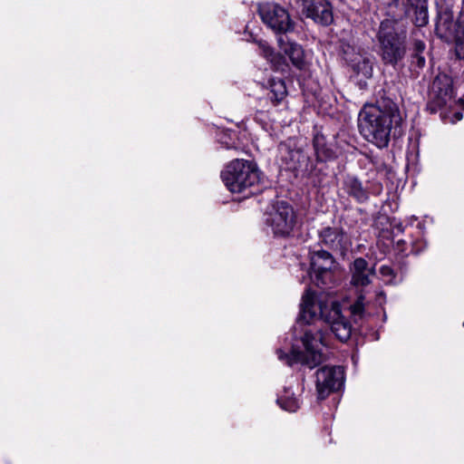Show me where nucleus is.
<instances>
[{
    "label": "nucleus",
    "mask_w": 464,
    "mask_h": 464,
    "mask_svg": "<svg viewBox=\"0 0 464 464\" xmlns=\"http://www.w3.org/2000/svg\"><path fill=\"white\" fill-rule=\"evenodd\" d=\"M402 123L397 103L386 96L381 97L375 104L365 105L358 119L360 133L378 148L387 147L391 136H401Z\"/></svg>",
    "instance_id": "f257e3e1"
},
{
    "label": "nucleus",
    "mask_w": 464,
    "mask_h": 464,
    "mask_svg": "<svg viewBox=\"0 0 464 464\" xmlns=\"http://www.w3.org/2000/svg\"><path fill=\"white\" fill-rule=\"evenodd\" d=\"M317 320H324L341 342L350 339L352 325L342 314L340 304L323 295L317 297L307 291L302 298L298 324H310Z\"/></svg>",
    "instance_id": "f03ea898"
},
{
    "label": "nucleus",
    "mask_w": 464,
    "mask_h": 464,
    "mask_svg": "<svg viewBox=\"0 0 464 464\" xmlns=\"http://www.w3.org/2000/svg\"><path fill=\"white\" fill-rule=\"evenodd\" d=\"M389 12L394 16L406 17L418 27L411 32V46L410 55V70L415 76L419 75L420 71L424 68L425 59V43L420 39L422 35L420 27L429 23L428 0H392L389 4Z\"/></svg>",
    "instance_id": "7ed1b4c3"
},
{
    "label": "nucleus",
    "mask_w": 464,
    "mask_h": 464,
    "mask_svg": "<svg viewBox=\"0 0 464 464\" xmlns=\"http://www.w3.org/2000/svg\"><path fill=\"white\" fill-rule=\"evenodd\" d=\"M304 347V352L293 346L289 353H285L282 349L276 351L278 359L285 361L289 366L295 363L306 365L310 369L319 365L323 359L322 346L324 345L323 334L316 328H307L304 330L301 338Z\"/></svg>",
    "instance_id": "20e7f679"
},
{
    "label": "nucleus",
    "mask_w": 464,
    "mask_h": 464,
    "mask_svg": "<svg viewBox=\"0 0 464 464\" xmlns=\"http://www.w3.org/2000/svg\"><path fill=\"white\" fill-rule=\"evenodd\" d=\"M221 179L229 191L242 193L259 183L260 173L256 163L235 160L221 172Z\"/></svg>",
    "instance_id": "39448f33"
},
{
    "label": "nucleus",
    "mask_w": 464,
    "mask_h": 464,
    "mask_svg": "<svg viewBox=\"0 0 464 464\" xmlns=\"http://www.w3.org/2000/svg\"><path fill=\"white\" fill-rule=\"evenodd\" d=\"M380 44V56L385 64L395 67L405 56L406 35L403 32L398 33L390 20L381 23L378 35Z\"/></svg>",
    "instance_id": "423d86ee"
},
{
    "label": "nucleus",
    "mask_w": 464,
    "mask_h": 464,
    "mask_svg": "<svg viewBox=\"0 0 464 464\" xmlns=\"http://www.w3.org/2000/svg\"><path fill=\"white\" fill-rule=\"evenodd\" d=\"M258 14L263 23L279 36L285 35L295 29V23L288 12L276 4L266 3L259 5Z\"/></svg>",
    "instance_id": "0eeeda50"
},
{
    "label": "nucleus",
    "mask_w": 464,
    "mask_h": 464,
    "mask_svg": "<svg viewBox=\"0 0 464 464\" xmlns=\"http://www.w3.org/2000/svg\"><path fill=\"white\" fill-rule=\"evenodd\" d=\"M334 264L333 255L325 250L310 252V278L314 285L323 287L332 279V268Z\"/></svg>",
    "instance_id": "6e6552de"
},
{
    "label": "nucleus",
    "mask_w": 464,
    "mask_h": 464,
    "mask_svg": "<svg viewBox=\"0 0 464 464\" xmlns=\"http://www.w3.org/2000/svg\"><path fill=\"white\" fill-rule=\"evenodd\" d=\"M266 223L272 227L276 236H288L295 225V216L293 208L285 201H279L269 214Z\"/></svg>",
    "instance_id": "1a4fd4ad"
},
{
    "label": "nucleus",
    "mask_w": 464,
    "mask_h": 464,
    "mask_svg": "<svg viewBox=\"0 0 464 464\" xmlns=\"http://www.w3.org/2000/svg\"><path fill=\"white\" fill-rule=\"evenodd\" d=\"M318 240L322 247L340 255H344L352 245L349 236L339 226H327L319 229Z\"/></svg>",
    "instance_id": "9d476101"
},
{
    "label": "nucleus",
    "mask_w": 464,
    "mask_h": 464,
    "mask_svg": "<svg viewBox=\"0 0 464 464\" xmlns=\"http://www.w3.org/2000/svg\"><path fill=\"white\" fill-rule=\"evenodd\" d=\"M343 370L340 366H324L316 372V390L320 400L325 399L332 392L343 384Z\"/></svg>",
    "instance_id": "9b49d317"
},
{
    "label": "nucleus",
    "mask_w": 464,
    "mask_h": 464,
    "mask_svg": "<svg viewBox=\"0 0 464 464\" xmlns=\"http://www.w3.org/2000/svg\"><path fill=\"white\" fill-rule=\"evenodd\" d=\"M453 98V87L451 79L445 75L437 76L431 85V102L428 107L431 112L437 109L447 106Z\"/></svg>",
    "instance_id": "f8f14e48"
},
{
    "label": "nucleus",
    "mask_w": 464,
    "mask_h": 464,
    "mask_svg": "<svg viewBox=\"0 0 464 464\" xmlns=\"http://www.w3.org/2000/svg\"><path fill=\"white\" fill-rule=\"evenodd\" d=\"M459 23L464 24V17L455 23L451 9L448 6H440L437 15L435 34L445 42H450L454 35L462 29L459 27Z\"/></svg>",
    "instance_id": "ddd939ff"
},
{
    "label": "nucleus",
    "mask_w": 464,
    "mask_h": 464,
    "mask_svg": "<svg viewBox=\"0 0 464 464\" xmlns=\"http://www.w3.org/2000/svg\"><path fill=\"white\" fill-rule=\"evenodd\" d=\"M303 13L315 23L328 25L333 21L331 6L326 0H300Z\"/></svg>",
    "instance_id": "4468645a"
},
{
    "label": "nucleus",
    "mask_w": 464,
    "mask_h": 464,
    "mask_svg": "<svg viewBox=\"0 0 464 464\" xmlns=\"http://www.w3.org/2000/svg\"><path fill=\"white\" fill-rule=\"evenodd\" d=\"M277 42L280 49L289 57L293 65L298 69H303L305 66L304 51L300 44L291 42L286 35L278 36Z\"/></svg>",
    "instance_id": "2eb2a0df"
},
{
    "label": "nucleus",
    "mask_w": 464,
    "mask_h": 464,
    "mask_svg": "<svg viewBox=\"0 0 464 464\" xmlns=\"http://www.w3.org/2000/svg\"><path fill=\"white\" fill-rule=\"evenodd\" d=\"M352 284L355 286H366L371 283V276L374 275V268L369 267L368 262L362 258H356L352 266Z\"/></svg>",
    "instance_id": "dca6fc26"
},
{
    "label": "nucleus",
    "mask_w": 464,
    "mask_h": 464,
    "mask_svg": "<svg viewBox=\"0 0 464 464\" xmlns=\"http://www.w3.org/2000/svg\"><path fill=\"white\" fill-rule=\"evenodd\" d=\"M287 164L290 169L300 171L302 173H309L313 170L314 166L310 158L301 149H293L287 151Z\"/></svg>",
    "instance_id": "f3484780"
},
{
    "label": "nucleus",
    "mask_w": 464,
    "mask_h": 464,
    "mask_svg": "<svg viewBox=\"0 0 464 464\" xmlns=\"http://www.w3.org/2000/svg\"><path fill=\"white\" fill-rule=\"evenodd\" d=\"M343 189L358 203L368 200V189L362 186L361 180L352 175H347L343 181Z\"/></svg>",
    "instance_id": "a211bd4d"
},
{
    "label": "nucleus",
    "mask_w": 464,
    "mask_h": 464,
    "mask_svg": "<svg viewBox=\"0 0 464 464\" xmlns=\"http://www.w3.org/2000/svg\"><path fill=\"white\" fill-rule=\"evenodd\" d=\"M313 147L316 160L321 162L333 160L336 158V153L333 148L326 142L324 135L316 132L313 139Z\"/></svg>",
    "instance_id": "6ab92c4d"
},
{
    "label": "nucleus",
    "mask_w": 464,
    "mask_h": 464,
    "mask_svg": "<svg viewBox=\"0 0 464 464\" xmlns=\"http://www.w3.org/2000/svg\"><path fill=\"white\" fill-rule=\"evenodd\" d=\"M349 61L353 70L363 75L365 78H371L372 75V58L366 53H359L353 57L346 58Z\"/></svg>",
    "instance_id": "aec40b11"
},
{
    "label": "nucleus",
    "mask_w": 464,
    "mask_h": 464,
    "mask_svg": "<svg viewBox=\"0 0 464 464\" xmlns=\"http://www.w3.org/2000/svg\"><path fill=\"white\" fill-rule=\"evenodd\" d=\"M281 409L289 412H295L300 407V400L290 388H285L283 393L276 400Z\"/></svg>",
    "instance_id": "412c9836"
},
{
    "label": "nucleus",
    "mask_w": 464,
    "mask_h": 464,
    "mask_svg": "<svg viewBox=\"0 0 464 464\" xmlns=\"http://www.w3.org/2000/svg\"><path fill=\"white\" fill-rule=\"evenodd\" d=\"M286 96V87L283 80H271L267 99L274 106L278 105Z\"/></svg>",
    "instance_id": "4be33fe9"
},
{
    "label": "nucleus",
    "mask_w": 464,
    "mask_h": 464,
    "mask_svg": "<svg viewBox=\"0 0 464 464\" xmlns=\"http://www.w3.org/2000/svg\"><path fill=\"white\" fill-rule=\"evenodd\" d=\"M459 28H462L460 32H458L452 40L455 42L454 52L458 59H464V24L459 23Z\"/></svg>",
    "instance_id": "5701e85b"
},
{
    "label": "nucleus",
    "mask_w": 464,
    "mask_h": 464,
    "mask_svg": "<svg viewBox=\"0 0 464 464\" xmlns=\"http://www.w3.org/2000/svg\"><path fill=\"white\" fill-rule=\"evenodd\" d=\"M364 299H365L364 295L360 294L358 295L357 299L355 300V302L353 304H351V306H350L351 314L355 319H362L364 316V314H365Z\"/></svg>",
    "instance_id": "b1692460"
},
{
    "label": "nucleus",
    "mask_w": 464,
    "mask_h": 464,
    "mask_svg": "<svg viewBox=\"0 0 464 464\" xmlns=\"http://www.w3.org/2000/svg\"><path fill=\"white\" fill-rule=\"evenodd\" d=\"M259 48L261 54L271 63H275L277 59H281L273 48H271L265 42H259Z\"/></svg>",
    "instance_id": "393cba45"
},
{
    "label": "nucleus",
    "mask_w": 464,
    "mask_h": 464,
    "mask_svg": "<svg viewBox=\"0 0 464 464\" xmlns=\"http://www.w3.org/2000/svg\"><path fill=\"white\" fill-rule=\"evenodd\" d=\"M379 273L382 278V280L386 283V284H395L396 281H395V273H394V270L389 266H386V265H383L380 267L379 269Z\"/></svg>",
    "instance_id": "a878e982"
},
{
    "label": "nucleus",
    "mask_w": 464,
    "mask_h": 464,
    "mask_svg": "<svg viewBox=\"0 0 464 464\" xmlns=\"http://www.w3.org/2000/svg\"><path fill=\"white\" fill-rule=\"evenodd\" d=\"M368 189V195L379 196L382 192V185L379 181L372 182L369 186L364 187Z\"/></svg>",
    "instance_id": "bb28decb"
},
{
    "label": "nucleus",
    "mask_w": 464,
    "mask_h": 464,
    "mask_svg": "<svg viewBox=\"0 0 464 464\" xmlns=\"http://www.w3.org/2000/svg\"><path fill=\"white\" fill-rule=\"evenodd\" d=\"M454 118L456 121H460L462 119V113L461 112L454 113Z\"/></svg>",
    "instance_id": "cd10ccee"
},
{
    "label": "nucleus",
    "mask_w": 464,
    "mask_h": 464,
    "mask_svg": "<svg viewBox=\"0 0 464 464\" xmlns=\"http://www.w3.org/2000/svg\"><path fill=\"white\" fill-rule=\"evenodd\" d=\"M377 296H378V299H379L380 297H383V293H382V292H380V293L377 295Z\"/></svg>",
    "instance_id": "c85d7f7f"
},
{
    "label": "nucleus",
    "mask_w": 464,
    "mask_h": 464,
    "mask_svg": "<svg viewBox=\"0 0 464 464\" xmlns=\"http://www.w3.org/2000/svg\"><path fill=\"white\" fill-rule=\"evenodd\" d=\"M463 326H464V322H463Z\"/></svg>",
    "instance_id": "c756f323"
}]
</instances>
